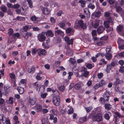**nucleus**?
Masks as SVG:
<instances>
[{"label":"nucleus","mask_w":124,"mask_h":124,"mask_svg":"<svg viewBox=\"0 0 124 124\" xmlns=\"http://www.w3.org/2000/svg\"><path fill=\"white\" fill-rule=\"evenodd\" d=\"M47 93H44L42 94L41 95V97L43 98H46V96L47 95Z\"/></svg>","instance_id":"nucleus-62"},{"label":"nucleus","mask_w":124,"mask_h":124,"mask_svg":"<svg viewBox=\"0 0 124 124\" xmlns=\"http://www.w3.org/2000/svg\"><path fill=\"white\" fill-rule=\"evenodd\" d=\"M84 13L86 15H90V12L89 10L87 8H86L84 10Z\"/></svg>","instance_id":"nucleus-37"},{"label":"nucleus","mask_w":124,"mask_h":124,"mask_svg":"<svg viewBox=\"0 0 124 124\" xmlns=\"http://www.w3.org/2000/svg\"><path fill=\"white\" fill-rule=\"evenodd\" d=\"M38 51V54L39 56H40L41 54L43 55H45L46 54V51L45 49H39Z\"/></svg>","instance_id":"nucleus-12"},{"label":"nucleus","mask_w":124,"mask_h":124,"mask_svg":"<svg viewBox=\"0 0 124 124\" xmlns=\"http://www.w3.org/2000/svg\"><path fill=\"white\" fill-rule=\"evenodd\" d=\"M93 3H90V4L88 5V8L91 9H94L95 7V6L93 4Z\"/></svg>","instance_id":"nucleus-34"},{"label":"nucleus","mask_w":124,"mask_h":124,"mask_svg":"<svg viewBox=\"0 0 124 124\" xmlns=\"http://www.w3.org/2000/svg\"><path fill=\"white\" fill-rule=\"evenodd\" d=\"M101 14V12L100 11H98L95 13L94 15L96 17H99L100 16Z\"/></svg>","instance_id":"nucleus-51"},{"label":"nucleus","mask_w":124,"mask_h":124,"mask_svg":"<svg viewBox=\"0 0 124 124\" xmlns=\"http://www.w3.org/2000/svg\"><path fill=\"white\" fill-rule=\"evenodd\" d=\"M56 34L62 35L63 34V32L60 30H58L55 31Z\"/></svg>","instance_id":"nucleus-28"},{"label":"nucleus","mask_w":124,"mask_h":124,"mask_svg":"<svg viewBox=\"0 0 124 124\" xmlns=\"http://www.w3.org/2000/svg\"><path fill=\"white\" fill-rule=\"evenodd\" d=\"M27 1L28 2L29 6L30 8H32L33 7V6L32 5V0H27Z\"/></svg>","instance_id":"nucleus-29"},{"label":"nucleus","mask_w":124,"mask_h":124,"mask_svg":"<svg viewBox=\"0 0 124 124\" xmlns=\"http://www.w3.org/2000/svg\"><path fill=\"white\" fill-rule=\"evenodd\" d=\"M14 20H18L21 21H24L25 20V18L24 17L21 16H17V17L13 19Z\"/></svg>","instance_id":"nucleus-14"},{"label":"nucleus","mask_w":124,"mask_h":124,"mask_svg":"<svg viewBox=\"0 0 124 124\" xmlns=\"http://www.w3.org/2000/svg\"><path fill=\"white\" fill-rule=\"evenodd\" d=\"M110 24L111 25H113V22L111 17H109L106 18V20L104 23V27L106 28L109 27V24Z\"/></svg>","instance_id":"nucleus-2"},{"label":"nucleus","mask_w":124,"mask_h":124,"mask_svg":"<svg viewBox=\"0 0 124 124\" xmlns=\"http://www.w3.org/2000/svg\"><path fill=\"white\" fill-rule=\"evenodd\" d=\"M100 87V86L99 85V84H96L93 86V88L95 89H96L98 88H99V87Z\"/></svg>","instance_id":"nucleus-57"},{"label":"nucleus","mask_w":124,"mask_h":124,"mask_svg":"<svg viewBox=\"0 0 124 124\" xmlns=\"http://www.w3.org/2000/svg\"><path fill=\"white\" fill-rule=\"evenodd\" d=\"M100 87H102L106 84L105 81L103 80H101L99 84Z\"/></svg>","instance_id":"nucleus-36"},{"label":"nucleus","mask_w":124,"mask_h":124,"mask_svg":"<svg viewBox=\"0 0 124 124\" xmlns=\"http://www.w3.org/2000/svg\"><path fill=\"white\" fill-rule=\"evenodd\" d=\"M116 10L117 12L119 13L122 10V8L119 6H116L115 7Z\"/></svg>","instance_id":"nucleus-26"},{"label":"nucleus","mask_w":124,"mask_h":124,"mask_svg":"<svg viewBox=\"0 0 124 124\" xmlns=\"http://www.w3.org/2000/svg\"><path fill=\"white\" fill-rule=\"evenodd\" d=\"M93 39L94 41H100V39L94 36L93 37Z\"/></svg>","instance_id":"nucleus-54"},{"label":"nucleus","mask_w":124,"mask_h":124,"mask_svg":"<svg viewBox=\"0 0 124 124\" xmlns=\"http://www.w3.org/2000/svg\"><path fill=\"white\" fill-rule=\"evenodd\" d=\"M65 88V87L64 85H62L60 86L59 87V90L62 92H63Z\"/></svg>","instance_id":"nucleus-33"},{"label":"nucleus","mask_w":124,"mask_h":124,"mask_svg":"<svg viewBox=\"0 0 124 124\" xmlns=\"http://www.w3.org/2000/svg\"><path fill=\"white\" fill-rule=\"evenodd\" d=\"M42 12L43 14L45 15L48 14L50 12V10L47 8H44L43 7H41Z\"/></svg>","instance_id":"nucleus-11"},{"label":"nucleus","mask_w":124,"mask_h":124,"mask_svg":"<svg viewBox=\"0 0 124 124\" xmlns=\"http://www.w3.org/2000/svg\"><path fill=\"white\" fill-rule=\"evenodd\" d=\"M66 33L68 36H70L73 34L74 30L71 28H68L66 30Z\"/></svg>","instance_id":"nucleus-7"},{"label":"nucleus","mask_w":124,"mask_h":124,"mask_svg":"<svg viewBox=\"0 0 124 124\" xmlns=\"http://www.w3.org/2000/svg\"><path fill=\"white\" fill-rule=\"evenodd\" d=\"M98 77L99 78H101L103 76V73H98Z\"/></svg>","instance_id":"nucleus-59"},{"label":"nucleus","mask_w":124,"mask_h":124,"mask_svg":"<svg viewBox=\"0 0 124 124\" xmlns=\"http://www.w3.org/2000/svg\"><path fill=\"white\" fill-rule=\"evenodd\" d=\"M13 98L12 97H9V102L10 104H12L13 103Z\"/></svg>","instance_id":"nucleus-53"},{"label":"nucleus","mask_w":124,"mask_h":124,"mask_svg":"<svg viewBox=\"0 0 124 124\" xmlns=\"http://www.w3.org/2000/svg\"><path fill=\"white\" fill-rule=\"evenodd\" d=\"M105 57L108 60H110L112 58V55L110 52H106Z\"/></svg>","instance_id":"nucleus-16"},{"label":"nucleus","mask_w":124,"mask_h":124,"mask_svg":"<svg viewBox=\"0 0 124 124\" xmlns=\"http://www.w3.org/2000/svg\"><path fill=\"white\" fill-rule=\"evenodd\" d=\"M20 33L23 38L26 40L28 39L29 37H31L32 34L31 32H28L27 31H20Z\"/></svg>","instance_id":"nucleus-6"},{"label":"nucleus","mask_w":124,"mask_h":124,"mask_svg":"<svg viewBox=\"0 0 124 124\" xmlns=\"http://www.w3.org/2000/svg\"><path fill=\"white\" fill-rule=\"evenodd\" d=\"M92 37L94 36H96L97 35L96 31V30H93L92 32Z\"/></svg>","instance_id":"nucleus-41"},{"label":"nucleus","mask_w":124,"mask_h":124,"mask_svg":"<svg viewBox=\"0 0 124 124\" xmlns=\"http://www.w3.org/2000/svg\"><path fill=\"white\" fill-rule=\"evenodd\" d=\"M13 32V31L12 29V28H10L9 29L8 33L9 35H11Z\"/></svg>","instance_id":"nucleus-46"},{"label":"nucleus","mask_w":124,"mask_h":124,"mask_svg":"<svg viewBox=\"0 0 124 124\" xmlns=\"http://www.w3.org/2000/svg\"><path fill=\"white\" fill-rule=\"evenodd\" d=\"M32 85L33 87L35 88L37 90H38V89L39 85L37 83V82H35Z\"/></svg>","instance_id":"nucleus-38"},{"label":"nucleus","mask_w":124,"mask_h":124,"mask_svg":"<svg viewBox=\"0 0 124 124\" xmlns=\"http://www.w3.org/2000/svg\"><path fill=\"white\" fill-rule=\"evenodd\" d=\"M86 66L87 68L89 69H91L93 67L92 66V65L90 64H88L86 65Z\"/></svg>","instance_id":"nucleus-61"},{"label":"nucleus","mask_w":124,"mask_h":124,"mask_svg":"<svg viewBox=\"0 0 124 124\" xmlns=\"http://www.w3.org/2000/svg\"><path fill=\"white\" fill-rule=\"evenodd\" d=\"M46 35L47 37H49L51 36L52 37L54 35L53 34L52 31L49 30L46 33Z\"/></svg>","instance_id":"nucleus-20"},{"label":"nucleus","mask_w":124,"mask_h":124,"mask_svg":"<svg viewBox=\"0 0 124 124\" xmlns=\"http://www.w3.org/2000/svg\"><path fill=\"white\" fill-rule=\"evenodd\" d=\"M84 72V73L83 74V75L85 77L87 78L89 75V72L87 71Z\"/></svg>","instance_id":"nucleus-49"},{"label":"nucleus","mask_w":124,"mask_h":124,"mask_svg":"<svg viewBox=\"0 0 124 124\" xmlns=\"http://www.w3.org/2000/svg\"><path fill=\"white\" fill-rule=\"evenodd\" d=\"M20 35L19 33H13L12 34V37L14 38H15L16 37L17 38H19Z\"/></svg>","instance_id":"nucleus-25"},{"label":"nucleus","mask_w":124,"mask_h":124,"mask_svg":"<svg viewBox=\"0 0 124 124\" xmlns=\"http://www.w3.org/2000/svg\"><path fill=\"white\" fill-rule=\"evenodd\" d=\"M124 43V41L123 39L120 38H118V40L117 43L119 45H121L122 44H123Z\"/></svg>","instance_id":"nucleus-30"},{"label":"nucleus","mask_w":124,"mask_h":124,"mask_svg":"<svg viewBox=\"0 0 124 124\" xmlns=\"http://www.w3.org/2000/svg\"><path fill=\"white\" fill-rule=\"evenodd\" d=\"M113 68L109 64L107 65L106 69V71L107 73H109L110 72V70H111L112 68Z\"/></svg>","instance_id":"nucleus-22"},{"label":"nucleus","mask_w":124,"mask_h":124,"mask_svg":"<svg viewBox=\"0 0 124 124\" xmlns=\"http://www.w3.org/2000/svg\"><path fill=\"white\" fill-rule=\"evenodd\" d=\"M60 98L58 95L54 96L53 98V102L56 106H58L59 105L60 103Z\"/></svg>","instance_id":"nucleus-5"},{"label":"nucleus","mask_w":124,"mask_h":124,"mask_svg":"<svg viewBox=\"0 0 124 124\" xmlns=\"http://www.w3.org/2000/svg\"><path fill=\"white\" fill-rule=\"evenodd\" d=\"M17 89L20 94H23L24 91V88L21 87H18Z\"/></svg>","instance_id":"nucleus-18"},{"label":"nucleus","mask_w":124,"mask_h":124,"mask_svg":"<svg viewBox=\"0 0 124 124\" xmlns=\"http://www.w3.org/2000/svg\"><path fill=\"white\" fill-rule=\"evenodd\" d=\"M109 93L108 91H106L103 95V99L104 101H108L109 99Z\"/></svg>","instance_id":"nucleus-8"},{"label":"nucleus","mask_w":124,"mask_h":124,"mask_svg":"<svg viewBox=\"0 0 124 124\" xmlns=\"http://www.w3.org/2000/svg\"><path fill=\"white\" fill-rule=\"evenodd\" d=\"M78 3H80L81 4V6L82 7L84 8L85 7L86 1L81 0L78 2Z\"/></svg>","instance_id":"nucleus-24"},{"label":"nucleus","mask_w":124,"mask_h":124,"mask_svg":"<svg viewBox=\"0 0 124 124\" xmlns=\"http://www.w3.org/2000/svg\"><path fill=\"white\" fill-rule=\"evenodd\" d=\"M4 115L3 114L0 115V120H1L3 124H4L5 123L3 122L4 120V119L5 118L6 119V118L5 117Z\"/></svg>","instance_id":"nucleus-42"},{"label":"nucleus","mask_w":124,"mask_h":124,"mask_svg":"<svg viewBox=\"0 0 124 124\" xmlns=\"http://www.w3.org/2000/svg\"><path fill=\"white\" fill-rule=\"evenodd\" d=\"M119 63L120 65L123 66L124 64V61L122 60H120L119 61Z\"/></svg>","instance_id":"nucleus-64"},{"label":"nucleus","mask_w":124,"mask_h":124,"mask_svg":"<svg viewBox=\"0 0 124 124\" xmlns=\"http://www.w3.org/2000/svg\"><path fill=\"white\" fill-rule=\"evenodd\" d=\"M111 47H107L106 48V52L108 53L110 52L111 50Z\"/></svg>","instance_id":"nucleus-63"},{"label":"nucleus","mask_w":124,"mask_h":124,"mask_svg":"<svg viewBox=\"0 0 124 124\" xmlns=\"http://www.w3.org/2000/svg\"><path fill=\"white\" fill-rule=\"evenodd\" d=\"M97 42L96 44L98 46H101L103 44H104L105 43V42L103 41H101Z\"/></svg>","instance_id":"nucleus-50"},{"label":"nucleus","mask_w":124,"mask_h":124,"mask_svg":"<svg viewBox=\"0 0 124 124\" xmlns=\"http://www.w3.org/2000/svg\"><path fill=\"white\" fill-rule=\"evenodd\" d=\"M40 74L39 73H37V76H36V78L38 80H41L42 78L40 76Z\"/></svg>","instance_id":"nucleus-56"},{"label":"nucleus","mask_w":124,"mask_h":124,"mask_svg":"<svg viewBox=\"0 0 124 124\" xmlns=\"http://www.w3.org/2000/svg\"><path fill=\"white\" fill-rule=\"evenodd\" d=\"M20 7V5L18 4L14 5L12 6V8L14 9H18Z\"/></svg>","instance_id":"nucleus-32"},{"label":"nucleus","mask_w":124,"mask_h":124,"mask_svg":"<svg viewBox=\"0 0 124 124\" xmlns=\"http://www.w3.org/2000/svg\"><path fill=\"white\" fill-rule=\"evenodd\" d=\"M2 11L4 12H6L7 11V8L5 6L2 5L0 7Z\"/></svg>","instance_id":"nucleus-27"},{"label":"nucleus","mask_w":124,"mask_h":124,"mask_svg":"<svg viewBox=\"0 0 124 124\" xmlns=\"http://www.w3.org/2000/svg\"><path fill=\"white\" fill-rule=\"evenodd\" d=\"M119 56L121 57H124V52H121L119 53L118 54Z\"/></svg>","instance_id":"nucleus-60"},{"label":"nucleus","mask_w":124,"mask_h":124,"mask_svg":"<svg viewBox=\"0 0 124 124\" xmlns=\"http://www.w3.org/2000/svg\"><path fill=\"white\" fill-rule=\"evenodd\" d=\"M123 81L122 80H120L118 78L116 79V81H115L114 83V85L115 86L118 85L119 84L122 83Z\"/></svg>","instance_id":"nucleus-17"},{"label":"nucleus","mask_w":124,"mask_h":124,"mask_svg":"<svg viewBox=\"0 0 124 124\" xmlns=\"http://www.w3.org/2000/svg\"><path fill=\"white\" fill-rule=\"evenodd\" d=\"M28 101L31 105H33L36 103V101L35 100L32 99L31 98H30L28 99Z\"/></svg>","instance_id":"nucleus-19"},{"label":"nucleus","mask_w":124,"mask_h":124,"mask_svg":"<svg viewBox=\"0 0 124 124\" xmlns=\"http://www.w3.org/2000/svg\"><path fill=\"white\" fill-rule=\"evenodd\" d=\"M30 19L32 21H35L37 19V18L36 16H34L31 17Z\"/></svg>","instance_id":"nucleus-58"},{"label":"nucleus","mask_w":124,"mask_h":124,"mask_svg":"<svg viewBox=\"0 0 124 124\" xmlns=\"http://www.w3.org/2000/svg\"><path fill=\"white\" fill-rule=\"evenodd\" d=\"M116 30L120 35L124 36V28L123 25H119L117 26Z\"/></svg>","instance_id":"nucleus-4"},{"label":"nucleus","mask_w":124,"mask_h":124,"mask_svg":"<svg viewBox=\"0 0 124 124\" xmlns=\"http://www.w3.org/2000/svg\"><path fill=\"white\" fill-rule=\"evenodd\" d=\"M74 28L77 29L79 28H81L83 29H86L87 26L84 23L83 21L82 20L78 21V22H76L74 24Z\"/></svg>","instance_id":"nucleus-1"},{"label":"nucleus","mask_w":124,"mask_h":124,"mask_svg":"<svg viewBox=\"0 0 124 124\" xmlns=\"http://www.w3.org/2000/svg\"><path fill=\"white\" fill-rule=\"evenodd\" d=\"M35 67L33 66L31 68H29L28 70V71L29 73H33L35 71Z\"/></svg>","instance_id":"nucleus-21"},{"label":"nucleus","mask_w":124,"mask_h":124,"mask_svg":"<svg viewBox=\"0 0 124 124\" xmlns=\"http://www.w3.org/2000/svg\"><path fill=\"white\" fill-rule=\"evenodd\" d=\"M93 120L94 121L100 122L102 120V116L100 113H97L93 116Z\"/></svg>","instance_id":"nucleus-3"},{"label":"nucleus","mask_w":124,"mask_h":124,"mask_svg":"<svg viewBox=\"0 0 124 124\" xmlns=\"http://www.w3.org/2000/svg\"><path fill=\"white\" fill-rule=\"evenodd\" d=\"M105 108L108 110H110L112 108V105L108 103H105L104 104Z\"/></svg>","instance_id":"nucleus-15"},{"label":"nucleus","mask_w":124,"mask_h":124,"mask_svg":"<svg viewBox=\"0 0 124 124\" xmlns=\"http://www.w3.org/2000/svg\"><path fill=\"white\" fill-rule=\"evenodd\" d=\"M70 61L71 62V63L75 65L76 64V62L75 60L73 58H70Z\"/></svg>","instance_id":"nucleus-44"},{"label":"nucleus","mask_w":124,"mask_h":124,"mask_svg":"<svg viewBox=\"0 0 124 124\" xmlns=\"http://www.w3.org/2000/svg\"><path fill=\"white\" fill-rule=\"evenodd\" d=\"M119 71L120 72H123L124 71V66H122L120 67Z\"/></svg>","instance_id":"nucleus-55"},{"label":"nucleus","mask_w":124,"mask_h":124,"mask_svg":"<svg viewBox=\"0 0 124 124\" xmlns=\"http://www.w3.org/2000/svg\"><path fill=\"white\" fill-rule=\"evenodd\" d=\"M105 28L102 25L99 26L97 29V31L98 34H100L103 33L105 30Z\"/></svg>","instance_id":"nucleus-10"},{"label":"nucleus","mask_w":124,"mask_h":124,"mask_svg":"<svg viewBox=\"0 0 124 124\" xmlns=\"http://www.w3.org/2000/svg\"><path fill=\"white\" fill-rule=\"evenodd\" d=\"M74 39H69L68 42H67V43L69 45L71 44L72 45L73 44V41Z\"/></svg>","instance_id":"nucleus-47"},{"label":"nucleus","mask_w":124,"mask_h":124,"mask_svg":"<svg viewBox=\"0 0 124 124\" xmlns=\"http://www.w3.org/2000/svg\"><path fill=\"white\" fill-rule=\"evenodd\" d=\"M110 13V12H105L104 14V17H106V18L108 17H109Z\"/></svg>","instance_id":"nucleus-39"},{"label":"nucleus","mask_w":124,"mask_h":124,"mask_svg":"<svg viewBox=\"0 0 124 124\" xmlns=\"http://www.w3.org/2000/svg\"><path fill=\"white\" fill-rule=\"evenodd\" d=\"M29 26L28 25H26L23 26V28L21 30V31H27L29 29Z\"/></svg>","instance_id":"nucleus-23"},{"label":"nucleus","mask_w":124,"mask_h":124,"mask_svg":"<svg viewBox=\"0 0 124 124\" xmlns=\"http://www.w3.org/2000/svg\"><path fill=\"white\" fill-rule=\"evenodd\" d=\"M34 108L35 109L37 110L38 112L41 111L42 109V106L39 104H36Z\"/></svg>","instance_id":"nucleus-13"},{"label":"nucleus","mask_w":124,"mask_h":124,"mask_svg":"<svg viewBox=\"0 0 124 124\" xmlns=\"http://www.w3.org/2000/svg\"><path fill=\"white\" fill-rule=\"evenodd\" d=\"M104 118L107 120H109L110 118V116L107 113L104 114Z\"/></svg>","instance_id":"nucleus-31"},{"label":"nucleus","mask_w":124,"mask_h":124,"mask_svg":"<svg viewBox=\"0 0 124 124\" xmlns=\"http://www.w3.org/2000/svg\"><path fill=\"white\" fill-rule=\"evenodd\" d=\"M43 124H47L48 121L47 118H44L41 120Z\"/></svg>","instance_id":"nucleus-40"},{"label":"nucleus","mask_w":124,"mask_h":124,"mask_svg":"<svg viewBox=\"0 0 124 124\" xmlns=\"http://www.w3.org/2000/svg\"><path fill=\"white\" fill-rule=\"evenodd\" d=\"M113 68L116 65V62L115 61H112L111 63L109 64Z\"/></svg>","instance_id":"nucleus-43"},{"label":"nucleus","mask_w":124,"mask_h":124,"mask_svg":"<svg viewBox=\"0 0 124 124\" xmlns=\"http://www.w3.org/2000/svg\"><path fill=\"white\" fill-rule=\"evenodd\" d=\"M81 86L80 85V84H77L75 86V88L76 89L78 90Z\"/></svg>","instance_id":"nucleus-52"},{"label":"nucleus","mask_w":124,"mask_h":124,"mask_svg":"<svg viewBox=\"0 0 124 124\" xmlns=\"http://www.w3.org/2000/svg\"><path fill=\"white\" fill-rule=\"evenodd\" d=\"M58 25L60 26V28L63 29L65 26V24L62 22L59 23L58 24Z\"/></svg>","instance_id":"nucleus-35"},{"label":"nucleus","mask_w":124,"mask_h":124,"mask_svg":"<svg viewBox=\"0 0 124 124\" xmlns=\"http://www.w3.org/2000/svg\"><path fill=\"white\" fill-rule=\"evenodd\" d=\"M108 37L107 36H104L101 37L100 39V40H107L108 38Z\"/></svg>","instance_id":"nucleus-45"},{"label":"nucleus","mask_w":124,"mask_h":124,"mask_svg":"<svg viewBox=\"0 0 124 124\" xmlns=\"http://www.w3.org/2000/svg\"><path fill=\"white\" fill-rule=\"evenodd\" d=\"M37 37L39 40L40 42H42L46 39V36L42 33L39 34Z\"/></svg>","instance_id":"nucleus-9"},{"label":"nucleus","mask_w":124,"mask_h":124,"mask_svg":"<svg viewBox=\"0 0 124 124\" xmlns=\"http://www.w3.org/2000/svg\"><path fill=\"white\" fill-rule=\"evenodd\" d=\"M73 109L72 108H70L68 110V114H70L73 113Z\"/></svg>","instance_id":"nucleus-48"}]
</instances>
